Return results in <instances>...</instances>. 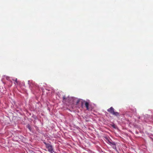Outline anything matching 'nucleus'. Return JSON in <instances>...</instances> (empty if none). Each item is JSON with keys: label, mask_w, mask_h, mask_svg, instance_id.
Segmentation results:
<instances>
[{"label": "nucleus", "mask_w": 153, "mask_h": 153, "mask_svg": "<svg viewBox=\"0 0 153 153\" xmlns=\"http://www.w3.org/2000/svg\"><path fill=\"white\" fill-rule=\"evenodd\" d=\"M107 111L113 115L116 116L117 117H118L120 116L119 113L118 112H115L114 109L112 107H110V108H108L107 110Z\"/></svg>", "instance_id": "1"}, {"label": "nucleus", "mask_w": 153, "mask_h": 153, "mask_svg": "<svg viewBox=\"0 0 153 153\" xmlns=\"http://www.w3.org/2000/svg\"><path fill=\"white\" fill-rule=\"evenodd\" d=\"M46 145V148L48 149V151L51 153L53 152V149L51 145L49 143H47L45 142L44 143Z\"/></svg>", "instance_id": "2"}, {"label": "nucleus", "mask_w": 153, "mask_h": 153, "mask_svg": "<svg viewBox=\"0 0 153 153\" xmlns=\"http://www.w3.org/2000/svg\"><path fill=\"white\" fill-rule=\"evenodd\" d=\"M106 140H107L108 143L110 145L112 146V147L114 149H116V144L114 142L110 141L108 138H106Z\"/></svg>", "instance_id": "3"}, {"label": "nucleus", "mask_w": 153, "mask_h": 153, "mask_svg": "<svg viewBox=\"0 0 153 153\" xmlns=\"http://www.w3.org/2000/svg\"><path fill=\"white\" fill-rule=\"evenodd\" d=\"M30 86L33 90H34L35 89H36L38 88L37 85L34 82H31L30 84Z\"/></svg>", "instance_id": "4"}, {"label": "nucleus", "mask_w": 153, "mask_h": 153, "mask_svg": "<svg viewBox=\"0 0 153 153\" xmlns=\"http://www.w3.org/2000/svg\"><path fill=\"white\" fill-rule=\"evenodd\" d=\"M85 102H86V101H85L81 99H79L77 100V101L76 102V104H78L79 103H80L81 106H82L83 104H85Z\"/></svg>", "instance_id": "5"}, {"label": "nucleus", "mask_w": 153, "mask_h": 153, "mask_svg": "<svg viewBox=\"0 0 153 153\" xmlns=\"http://www.w3.org/2000/svg\"><path fill=\"white\" fill-rule=\"evenodd\" d=\"M63 100L64 102H65L68 101L69 100V97H67L65 96L63 97Z\"/></svg>", "instance_id": "6"}, {"label": "nucleus", "mask_w": 153, "mask_h": 153, "mask_svg": "<svg viewBox=\"0 0 153 153\" xmlns=\"http://www.w3.org/2000/svg\"><path fill=\"white\" fill-rule=\"evenodd\" d=\"M85 105L86 107L87 110H89V103L87 102H85Z\"/></svg>", "instance_id": "7"}, {"label": "nucleus", "mask_w": 153, "mask_h": 153, "mask_svg": "<svg viewBox=\"0 0 153 153\" xmlns=\"http://www.w3.org/2000/svg\"><path fill=\"white\" fill-rule=\"evenodd\" d=\"M15 81L17 83V79H16V80H15Z\"/></svg>", "instance_id": "8"}, {"label": "nucleus", "mask_w": 153, "mask_h": 153, "mask_svg": "<svg viewBox=\"0 0 153 153\" xmlns=\"http://www.w3.org/2000/svg\"><path fill=\"white\" fill-rule=\"evenodd\" d=\"M112 126H113L114 128H115L114 125H113Z\"/></svg>", "instance_id": "9"}, {"label": "nucleus", "mask_w": 153, "mask_h": 153, "mask_svg": "<svg viewBox=\"0 0 153 153\" xmlns=\"http://www.w3.org/2000/svg\"><path fill=\"white\" fill-rule=\"evenodd\" d=\"M28 128H29V129L30 130V128L28 127Z\"/></svg>", "instance_id": "10"}]
</instances>
